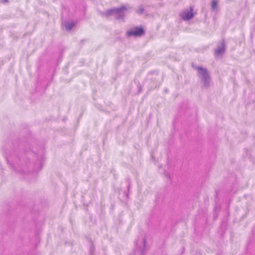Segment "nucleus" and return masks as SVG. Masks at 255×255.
I'll list each match as a JSON object with an SVG mask.
<instances>
[{"label":"nucleus","mask_w":255,"mask_h":255,"mask_svg":"<svg viewBox=\"0 0 255 255\" xmlns=\"http://www.w3.org/2000/svg\"><path fill=\"white\" fill-rule=\"evenodd\" d=\"M92 249H93V247H91V252H92Z\"/></svg>","instance_id":"obj_15"},{"label":"nucleus","mask_w":255,"mask_h":255,"mask_svg":"<svg viewBox=\"0 0 255 255\" xmlns=\"http://www.w3.org/2000/svg\"><path fill=\"white\" fill-rule=\"evenodd\" d=\"M159 75L156 71L150 72L147 75L144 85L147 86L150 89L158 87L160 83L158 81Z\"/></svg>","instance_id":"obj_3"},{"label":"nucleus","mask_w":255,"mask_h":255,"mask_svg":"<svg viewBox=\"0 0 255 255\" xmlns=\"http://www.w3.org/2000/svg\"><path fill=\"white\" fill-rule=\"evenodd\" d=\"M193 8L190 7V10L185 11L180 14V16L184 20H190L193 18L194 14L193 13Z\"/></svg>","instance_id":"obj_8"},{"label":"nucleus","mask_w":255,"mask_h":255,"mask_svg":"<svg viewBox=\"0 0 255 255\" xmlns=\"http://www.w3.org/2000/svg\"><path fill=\"white\" fill-rule=\"evenodd\" d=\"M75 23L74 21H66L64 22V26L67 30L70 31L75 25Z\"/></svg>","instance_id":"obj_9"},{"label":"nucleus","mask_w":255,"mask_h":255,"mask_svg":"<svg viewBox=\"0 0 255 255\" xmlns=\"http://www.w3.org/2000/svg\"><path fill=\"white\" fill-rule=\"evenodd\" d=\"M127 182H128V186H127V190H128V193L126 194V196L128 198V195H129V192L131 184H130V181L128 178L127 179Z\"/></svg>","instance_id":"obj_11"},{"label":"nucleus","mask_w":255,"mask_h":255,"mask_svg":"<svg viewBox=\"0 0 255 255\" xmlns=\"http://www.w3.org/2000/svg\"><path fill=\"white\" fill-rule=\"evenodd\" d=\"M3 153L7 164L16 173L25 174L40 171L43 166L44 149L31 135L13 142Z\"/></svg>","instance_id":"obj_1"},{"label":"nucleus","mask_w":255,"mask_h":255,"mask_svg":"<svg viewBox=\"0 0 255 255\" xmlns=\"http://www.w3.org/2000/svg\"><path fill=\"white\" fill-rule=\"evenodd\" d=\"M1 1H2V2H7L8 0H1Z\"/></svg>","instance_id":"obj_14"},{"label":"nucleus","mask_w":255,"mask_h":255,"mask_svg":"<svg viewBox=\"0 0 255 255\" xmlns=\"http://www.w3.org/2000/svg\"><path fill=\"white\" fill-rule=\"evenodd\" d=\"M218 195V192L217 191L216 192V197L217 198V196Z\"/></svg>","instance_id":"obj_13"},{"label":"nucleus","mask_w":255,"mask_h":255,"mask_svg":"<svg viewBox=\"0 0 255 255\" xmlns=\"http://www.w3.org/2000/svg\"><path fill=\"white\" fill-rule=\"evenodd\" d=\"M218 2V0H212L211 7L212 10L215 11L217 10Z\"/></svg>","instance_id":"obj_10"},{"label":"nucleus","mask_w":255,"mask_h":255,"mask_svg":"<svg viewBox=\"0 0 255 255\" xmlns=\"http://www.w3.org/2000/svg\"><path fill=\"white\" fill-rule=\"evenodd\" d=\"M193 68L197 71V75L202 82L204 88H208L210 86L211 77L206 68L192 65Z\"/></svg>","instance_id":"obj_2"},{"label":"nucleus","mask_w":255,"mask_h":255,"mask_svg":"<svg viewBox=\"0 0 255 255\" xmlns=\"http://www.w3.org/2000/svg\"><path fill=\"white\" fill-rule=\"evenodd\" d=\"M146 240L145 237H138L135 241L136 248L133 251V253L131 255H145L146 251Z\"/></svg>","instance_id":"obj_5"},{"label":"nucleus","mask_w":255,"mask_h":255,"mask_svg":"<svg viewBox=\"0 0 255 255\" xmlns=\"http://www.w3.org/2000/svg\"><path fill=\"white\" fill-rule=\"evenodd\" d=\"M144 10V9L142 6H139L137 10H136V12L138 14H141L143 13Z\"/></svg>","instance_id":"obj_12"},{"label":"nucleus","mask_w":255,"mask_h":255,"mask_svg":"<svg viewBox=\"0 0 255 255\" xmlns=\"http://www.w3.org/2000/svg\"><path fill=\"white\" fill-rule=\"evenodd\" d=\"M226 51L225 41L223 39L221 42L218 43L217 48L215 50V57H219L225 53Z\"/></svg>","instance_id":"obj_7"},{"label":"nucleus","mask_w":255,"mask_h":255,"mask_svg":"<svg viewBox=\"0 0 255 255\" xmlns=\"http://www.w3.org/2000/svg\"><path fill=\"white\" fill-rule=\"evenodd\" d=\"M145 31L141 27H134L130 29L127 32V36L128 37H140L144 35Z\"/></svg>","instance_id":"obj_6"},{"label":"nucleus","mask_w":255,"mask_h":255,"mask_svg":"<svg viewBox=\"0 0 255 255\" xmlns=\"http://www.w3.org/2000/svg\"><path fill=\"white\" fill-rule=\"evenodd\" d=\"M127 10V8L125 5H122L120 7L113 8L108 9L105 11L103 14L106 17L111 15H114L117 19H122L125 16V12Z\"/></svg>","instance_id":"obj_4"}]
</instances>
